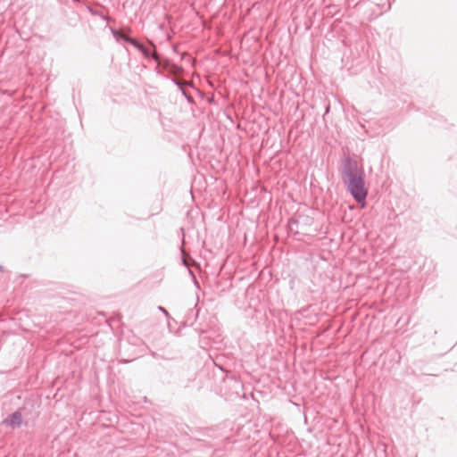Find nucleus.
<instances>
[{
  "label": "nucleus",
  "instance_id": "2",
  "mask_svg": "<svg viewBox=\"0 0 457 457\" xmlns=\"http://www.w3.org/2000/svg\"><path fill=\"white\" fill-rule=\"evenodd\" d=\"M120 39H124V40H127L129 41L131 45H133L136 48H137L138 50H140L142 52V54L145 56V57H150V56H154L155 57L149 47L147 46H145L144 45L142 44H139L137 42H136L134 39H129V38H126L120 32H119L118 30H116V41L120 40Z\"/></svg>",
  "mask_w": 457,
  "mask_h": 457
},
{
  "label": "nucleus",
  "instance_id": "1",
  "mask_svg": "<svg viewBox=\"0 0 457 457\" xmlns=\"http://www.w3.org/2000/svg\"><path fill=\"white\" fill-rule=\"evenodd\" d=\"M343 180L349 193L363 208L368 195L363 168L355 161L348 160L343 171Z\"/></svg>",
  "mask_w": 457,
  "mask_h": 457
},
{
  "label": "nucleus",
  "instance_id": "3",
  "mask_svg": "<svg viewBox=\"0 0 457 457\" xmlns=\"http://www.w3.org/2000/svg\"><path fill=\"white\" fill-rule=\"evenodd\" d=\"M21 421L22 418L20 412H14L4 420V422L12 428L19 427L21 424Z\"/></svg>",
  "mask_w": 457,
  "mask_h": 457
},
{
  "label": "nucleus",
  "instance_id": "4",
  "mask_svg": "<svg viewBox=\"0 0 457 457\" xmlns=\"http://www.w3.org/2000/svg\"><path fill=\"white\" fill-rule=\"evenodd\" d=\"M159 310H160L161 312H162L166 316H168V312H167V311H166L164 308H162V307H159Z\"/></svg>",
  "mask_w": 457,
  "mask_h": 457
}]
</instances>
